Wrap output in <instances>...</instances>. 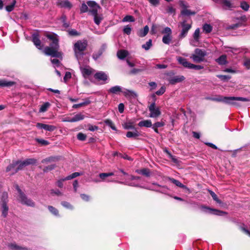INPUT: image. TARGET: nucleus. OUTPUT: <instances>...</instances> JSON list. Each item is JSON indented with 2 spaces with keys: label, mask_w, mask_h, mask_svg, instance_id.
Instances as JSON below:
<instances>
[{
  "label": "nucleus",
  "mask_w": 250,
  "mask_h": 250,
  "mask_svg": "<svg viewBox=\"0 0 250 250\" xmlns=\"http://www.w3.org/2000/svg\"><path fill=\"white\" fill-rule=\"evenodd\" d=\"M47 37L52 41V42L50 43V46L45 47L43 50L44 53L52 57L62 58V53L58 51L59 45L57 35L49 34L47 35Z\"/></svg>",
  "instance_id": "f257e3e1"
},
{
  "label": "nucleus",
  "mask_w": 250,
  "mask_h": 250,
  "mask_svg": "<svg viewBox=\"0 0 250 250\" xmlns=\"http://www.w3.org/2000/svg\"><path fill=\"white\" fill-rule=\"evenodd\" d=\"M36 162V160L34 159H28L23 162H16L10 165L6 168V171H11V174H14L26 166L35 164Z\"/></svg>",
  "instance_id": "f03ea898"
},
{
  "label": "nucleus",
  "mask_w": 250,
  "mask_h": 250,
  "mask_svg": "<svg viewBox=\"0 0 250 250\" xmlns=\"http://www.w3.org/2000/svg\"><path fill=\"white\" fill-rule=\"evenodd\" d=\"M87 5L89 7V14L93 17L95 23L99 25L103 19L102 15L98 13L100 7L95 2L92 1H88Z\"/></svg>",
  "instance_id": "7ed1b4c3"
},
{
  "label": "nucleus",
  "mask_w": 250,
  "mask_h": 250,
  "mask_svg": "<svg viewBox=\"0 0 250 250\" xmlns=\"http://www.w3.org/2000/svg\"><path fill=\"white\" fill-rule=\"evenodd\" d=\"M87 46V42L85 40H80L77 41L73 47L75 55L78 61H81L84 55V51Z\"/></svg>",
  "instance_id": "20e7f679"
},
{
  "label": "nucleus",
  "mask_w": 250,
  "mask_h": 250,
  "mask_svg": "<svg viewBox=\"0 0 250 250\" xmlns=\"http://www.w3.org/2000/svg\"><path fill=\"white\" fill-rule=\"evenodd\" d=\"M214 100L222 102L224 103L232 104L236 106H239L241 104L239 102H248L249 100L246 98L236 97H221L214 99Z\"/></svg>",
  "instance_id": "39448f33"
},
{
  "label": "nucleus",
  "mask_w": 250,
  "mask_h": 250,
  "mask_svg": "<svg viewBox=\"0 0 250 250\" xmlns=\"http://www.w3.org/2000/svg\"><path fill=\"white\" fill-rule=\"evenodd\" d=\"M180 24L182 27V30L179 36L181 38H183L186 37L188 30L191 28L192 21L189 18H187L184 20Z\"/></svg>",
  "instance_id": "423d86ee"
},
{
  "label": "nucleus",
  "mask_w": 250,
  "mask_h": 250,
  "mask_svg": "<svg viewBox=\"0 0 250 250\" xmlns=\"http://www.w3.org/2000/svg\"><path fill=\"white\" fill-rule=\"evenodd\" d=\"M81 72L85 78H89L94 73V70L89 66L83 64L82 60L78 61Z\"/></svg>",
  "instance_id": "0eeeda50"
},
{
  "label": "nucleus",
  "mask_w": 250,
  "mask_h": 250,
  "mask_svg": "<svg viewBox=\"0 0 250 250\" xmlns=\"http://www.w3.org/2000/svg\"><path fill=\"white\" fill-rule=\"evenodd\" d=\"M206 55L205 51L197 48L195 50L194 53L190 56V58L195 62H200L204 61V57Z\"/></svg>",
  "instance_id": "6e6552de"
},
{
  "label": "nucleus",
  "mask_w": 250,
  "mask_h": 250,
  "mask_svg": "<svg viewBox=\"0 0 250 250\" xmlns=\"http://www.w3.org/2000/svg\"><path fill=\"white\" fill-rule=\"evenodd\" d=\"M18 191L19 193L18 200L21 204L30 207H34L35 206L34 202L31 199L27 198L18 188Z\"/></svg>",
  "instance_id": "1a4fd4ad"
},
{
  "label": "nucleus",
  "mask_w": 250,
  "mask_h": 250,
  "mask_svg": "<svg viewBox=\"0 0 250 250\" xmlns=\"http://www.w3.org/2000/svg\"><path fill=\"white\" fill-rule=\"evenodd\" d=\"M148 110L150 112L149 117L151 118H157L161 115L160 108L156 106L155 103L149 105Z\"/></svg>",
  "instance_id": "9d476101"
},
{
  "label": "nucleus",
  "mask_w": 250,
  "mask_h": 250,
  "mask_svg": "<svg viewBox=\"0 0 250 250\" xmlns=\"http://www.w3.org/2000/svg\"><path fill=\"white\" fill-rule=\"evenodd\" d=\"M180 4L182 7L181 13L183 16H188L190 15H194L195 14V12L192 11L190 9H188V6L185 1H181Z\"/></svg>",
  "instance_id": "9b49d317"
},
{
  "label": "nucleus",
  "mask_w": 250,
  "mask_h": 250,
  "mask_svg": "<svg viewBox=\"0 0 250 250\" xmlns=\"http://www.w3.org/2000/svg\"><path fill=\"white\" fill-rule=\"evenodd\" d=\"M202 209L203 211L207 213L211 214H214V215H224L226 214V212L220 211L219 210L213 209L207 207L203 206L202 207Z\"/></svg>",
  "instance_id": "f8f14e48"
},
{
  "label": "nucleus",
  "mask_w": 250,
  "mask_h": 250,
  "mask_svg": "<svg viewBox=\"0 0 250 250\" xmlns=\"http://www.w3.org/2000/svg\"><path fill=\"white\" fill-rule=\"evenodd\" d=\"M7 196L6 194H3L2 197L3 200L1 204V209L2 211V215L4 217H6L8 213V207L6 205V200L7 199Z\"/></svg>",
  "instance_id": "ddd939ff"
},
{
  "label": "nucleus",
  "mask_w": 250,
  "mask_h": 250,
  "mask_svg": "<svg viewBox=\"0 0 250 250\" xmlns=\"http://www.w3.org/2000/svg\"><path fill=\"white\" fill-rule=\"evenodd\" d=\"M135 120L127 119L122 125L123 127L125 129H136L135 127Z\"/></svg>",
  "instance_id": "4468645a"
},
{
  "label": "nucleus",
  "mask_w": 250,
  "mask_h": 250,
  "mask_svg": "<svg viewBox=\"0 0 250 250\" xmlns=\"http://www.w3.org/2000/svg\"><path fill=\"white\" fill-rule=\"evenodd\" d=\"M37 127L39 128L44 129L46 130L52 131L56 129V127L54 125L43 124L42 123H38Z\"/></svg>",
  "instance_id": "2eb2a0df"
},
{
  "label": "nucleus",
  "mask_w": 250,
  "mask_h": 250,
  "mask_svg": "<svg viewBox=\"0 0 250 250\" xmlns=\"http://www.w3.org/2000/svg\"><path fill=\"white\" fill-rule=\"evenodd\" d=\"M32 41L34 44V45L38 48L39 49H42V45L41 44V41L39 38L38 35L37 34H33L32 37Z\"/></svg>",
  "instance_id": "dca6fc26"
},
{
  "label": "nucleus",
  "mask_w": 250,
  "mask_h": 250,
  "mask_svg": "<svg viewBox=\"0 0 250 250\" xmlns=\"http://www.w3.org/2000/svg\"><path fill=\"white\" fill-rule=\"evenodd\" d=\"M176 59L179 63L182 65L184 67L188 68H190L191 63L187 61L186 59L181 57H177Z\"/></svg>",
  "instance_id": "f3484780"
},
{
  "label": "nucleus",
  "mask_w": 250,
  "mask_h": 250,
  "mask_svg": "<svg viewBox=\"0 0 250 250\" xmlns=\"http://www.w3.org/2000/svg\"><path fill=\"white\" fill-rule=\"evenodd\" d=\"M94 77L99 81H104L107 79L108 76L104 72L100 71L95 74Z\"/></svg>",
  "instance_id": "a211bd4d"
},
{
  "label": "nucleus",
  "mask_w": 250,
  "mask_h": 250,
  "mask_svg": "<svg viewBox=\"0 0 250 250\" xmlns=\"http://www.w3.org/2000/svg\"><path fill=\"white\" fill-rule=\"evenodd\" d=\"M57 4L62 8H70L72 7V4L67 0H59Z\"/></svg>",
  "instance_id": "6ab92c4d"
},
{
  "label": "nucleus",
  "mask_w": 250,
  "mask_h": 250,
  "mask_svg": "<svg viewBox=\"0 0 250 250\" xmlns=\"http://www.w3.org/2000/svg\"><path fill=\"white\" fill-rule=\"evenodd\" d=\"M15 84L12 81H8L5 79H0V87H11Z\"/></svg>",
  "instance_id": "aec40b11"
},
{
  "label": "nucleus",
  "mask_w": 250,
  "mask_h": 250,
  "mask_svg": "<svg viewBox=\"0 0 250 250\" xmlns=\"http://www.w3.org/2000/svg\"><path fill=\"white\" fill-rule=\"evenodd\" d=\"M8 247L12 250H28L25 247L18 245L15 243H11L8 245Z\"/></svg>",
  "instance_id": "412c9836"
},
{
  "label": "nucleus",
  "mask_w": 250,
  "mask_h": 250,
  "mask_svg": "<svg viewBox=\"0 0 250 250\" xmlns=\"http://www.w3.org/2000/svg\"><path fill=\"white\" fill-rule=\"evenodd\" d=\"M185 80V77L183 76H176L170 78L169 80L171 84H175L176 83H180Z\"/></svg>",
  "instance_id": "4be33fe9"
},
{
  "label": "nucleus",
  "mask_w": 250,
  "mask_h": 250,
  "mask_svg": "<svg viewBox=\"0 0 250 250\" xmlns=\"http://www.w3.org/2000/svg\"><path fill=\"white\" fill-rule=\"evenodd\" d=\"M109 93L115 94H118L122 92V88L118 85L112 87L108 90Z\"/></svg>",
  "instance_id": "5701e85b"
},
{
  "label": "nucleus",
  "mask_w": 250,
  "mask_h": 250,
  "mask_svg": "<svg viewBox=\"0 0 250 250\" xmlns=\"http://www.w3.org/2000/svg\"><path fill=\"white\" fill-rule=\"evenodd\" d=\"M140 133L136 129H134L133 131H128L126 133V136L127 138H136L139 136Z\"/></svg>",
  "instance_id": "b1692460"
},
{
  "label": "nucleus",
  "mask_w": 250,
  "mask_h": 250,
  "mask_svg": "<svg viewBox=\"0 0 250 250\" xmlns=\"http://www.w3.org/2000/svg\"><path fill=\"white\" fill-rule=\"evenodd\" d=\"M138 125L141 127H150L152 126V123L149 120H144L140 122Z\"/></svg>",
  "instance_id": "393cba45"
},
{
  "label": "nucleus",
  "mask_w": 250,
  "mask_h": 250,
  "mask_svg": "<svg viewBox=\"0 0 250 250\" xmlns=\"http://www.w3.org/2000/svg\"><path fill=\"white\" fill-rule=\"evenodd\" d=\"M149 31V27L147 25L145 26L144 29L140 30L138 32V35L139 37H144L146 36L148 33Z\"/></svg>",
  "instance_id": "a878e982"
},
{
  "label": "nucleus",
  "mask_w": 250,
  "mask_h": 250,
  "mask_svg": "<svg viewBox=\"0 0 250 250\" xmlns=\"http://www.w3.org/2000/svg\"><path fill=\"white\" fill-rule=\"evenodd\" d=\"M90 101L89 99H85L83 102L79 104H75L72 106L73 108H78L82 106H86L90 104Z\"/></svg>",
  "instance_id": "bb28decb"
},
{
  "label": "nucleus",
  "mask_w": 250,
  "mask_h": 250,
  "mask_svg": "<svg viewBox=\"0 0 250 250\" xmlns=\"http://www.w3.org/2000/svg\"><path fill=\"white\" fill-rule=\"evenodd\" d=\"M169 180L174 184L176 185L177 186L183 189H186L188 190V188L183 184H182L180 181L174 179L173 178H169Z\"/></svg>",
  "instance_id": "cd10ccee"
},
{
  "label": "nucleus",
  "mask_w": 250,
  "mask_h": 250,
  "mask_svg": "<svg viewBox=\"0 0 250 250\" xmlns=\"http://www.w3.org/2000/svg\"><path fill=\"white\" fill-rule=\"evenodd\" d=\"M117 54L120 59H123L128 55V52L125 50H120L118 51Z\"/></svg>",
  "instance_id": "c85d7f7f"
},
{
  "label": "nucleus",
  "mask_w": 250,
  "mask_h": 250,
  "mask_svg": "<svg viewBox=\"0 0 250 250\" xmlns=\"http://www.w3.org/2000/svg\"><path fill=\"white\" fill-rule=\"evenodd\" d=\"M84 115L80 113L75 115L72 118H71V121L76 122L82 120L84 118Z\"/></svg>",
  "instance_id": "c756f323"
},
{
  "label": "nucleus",
  "mask_w": 250,
  "mask_h": 250,
  "mask_svg": "<svg viewBox=\"0 0 250 250\" xmlns=\"http://www.w3.org/2000/svg\"><path fill=\"white\" fill-rule=\"evenodd\" d=\"M48 209L49 211L54 215L56 216H59V212L58 210L53 206H49Z\"/></svg>",
  "instance_id": "7c9ffc66"
},
{
  "label": "nucleus",
  "mask_w": 250,
  "mask_h": 250,
  "mask_svg": "<svg viewBox=\"0 0 250 250\" xmlns=\"http://www.w3.org/2000/svg\"><path fill=\"white\" fill-rule=\"evenodd\" d=\"M227 57L226 55H222L216 60L217 62L221 65L225 64L227 63Z\"/></svg>",
  "instance_id": "2f4dec72"
},
{
  "label": "nucleus",
  "mask_w": 250,
  "mask_h": 250,
  "mask_svg": "<svg viewBox=\"0 0 250 250\" xmlns=\"http://www.w3.org/2000/svg\"><path fill=\"white\" fill-rule=\"evenodd\" d=\"M171 35H165L162 39L163 42L167 44H169L171 41Z\"/></svg>",
  "instance_id": "473e14b6"
},
{
  "label": "nucleus",
  "mask_w": 250,
  "mask_h": 250,
  "mask_svg": "<svg viewBox=\"0 0 250 250\" xmlns=\"http://www.w3.org/2000/svg\"><path fill=\"white\" fill-rule=\"evenodd\" d=\"M61 205L66 209L69 210H73L74 209L73 206L67 202L62 201L61 202Z\"/></svg>",
  "instance_id": "72a5a7b5"
},
{
  "label": "nucleus",
  "mask_w": 250,
  "mask_h": 250,
  "mask_svg": "<svg viewBox=\"0 0 250 250\" xmlns=\"http://www.w3.org/2000/svg\"><path fill=\"white\" fill-rule=\"evenodd\" d=\"M50 104L49 103L46 102L42 104L40 109V112H45L47 109L50 106Z\"/></svg>",
  "instance_id": "f704fd0d"
},
{
  "label": "nucleus",
  "mask_w": 250,
  "mask_h": 250,
  "mask_svg": "<svg viewBox=\"0 0 250 250\" xmlns=\"http://www.w3.org/2000/svg\"><path fill=\"white\" fill-rule=\"evenodd\" d=\"M16 3V0H13L10 4L6 6L5 9H6V11L9 12L12 11L14 9Z\"/></svg>",
  "instance_id": "c9c22d12"
},
{
  "label": "nucleus",
  "mask_w": 250,
  "mask_h": 250,
  "mask_svg": "<svg viewBox=\"0 0 250 250\" xmlns=\"http://www.w3.org/2000/svg\"><path fill=\"white\" fill-rule=\"evenodd\" d=\"M203 29L206 33H208L212 31V27L210 24H205L203 26Z\"/></svg>",
  "instance_id": "e433bc0d"
},
{
  "label": "nucleus",
  "mask_w": 250,
  "mask_h": 250,
  "mask_svg": "<svg viewBox=\"0 0 250 250\" xmlns=\"http://www.w3.org/2000/svg\"><path fill=\"white\" fill-rule=\"evenodd\" d=\"M136 172L139 174H141L146 176H149V172L147 169L144 168L142 169H137Z\"/></svg>",
  "instance_id": "4c0bfd02"
},
{
  "label": "nucleus",
  "mask_w": 250,
  "mask_h": 250,
  "mask_svg": "<svg viewBox=\"0 0 250 250\" xmlns=\"http://www.w3.org/2000/svg\"><path fill=\"white\" fill-rule=\"evenodd\" d=\"M200 32L199 28H197L195 30L193 35L194 41L198 42L200 37Z\"/></svg>",
  "instance_id": "58836bf2"
},
{
  "label": "nucleus",
  "mask_w": 250,
  "mask_h": 250,
  "mask_svg": "<svg viewBox=\"0 0 250 250\" xmlns=\"http://www.w3.org/2000/svg\"><path fill=\"white\" fill-rule=\"evenodd\" d=\"M152 46V41L149 40L145 44L142 45V48L145 49L146 50H148Z\"/></svg>",
  "instance_id": "ea45409f"
},
{
  "label": "nucleus",
  "mask_w": 250,
  "mask_h": 250,
  "mask_svg": "<svg viewBox=\"0 0 250 250\" xmlns=\"http://www.w3.org/2000/svg\"><path fill=\"white\" fill-rule=\"evenodd\" d=\"M134 18L132 16L127 15L125 16L123 19V22H133L134 21Z\"/></svg>",
  "instance_id": "a19ab883"
},
{
  "label": "nucleus",
  "mask_w": 250,
  "mask_h": 250,
  "mask_svg": "<svg viewBox=\"0 0 250 250\" xmlns=\"http://www.w3.org/2000/svg\"><path fill=\"white\" fill-rule=\"evenodd\" d=\"M65 20V16H62L60 19V23L62 24L64 27L66 28L68 26V24L66 22Z\"/></svg>",
  "instance_id": "79ce46f5"
},
{
  "label": "nucleus",
  "mask_w": 250,
  "mask_h": 250,
  "mask_svg": "<svg viewBox=\"0 0 250 250\" xmlns=\"http://www.w3.org/2000/svg\"><path fill=\"white\" fill-rule=\"evenodd\" d=\"M105 123L110 126L113 130H117L116 127L112 123V122L110 120H106L105 121Z\"/></svg>",
  "instance_id": "37998d69"
},
{
  "label": "nucleus",
  "mask_w": 250,
  "mask_h": 250,
  "mask_svg": "<svg viewBox=\"0 0 250 250\" xmlns=\"http://www.w3.org/2000/svg\"><path fill=\"white\" fill-rule=\"evenodd\" d=\"M225 51L227 52L228 54L231 55V53L236 54V52L238 51V49L235 48H228Z\"/></svg>",
  "instance_id": "c03bdc74"
},
{
  "label": "nucleus",
  "mask_w": 250,
  "mask_h": 250,
  "mask_svg": "<svg viewBox=\"0 0 250 250\" xmlns=\"http://www.w3.org/2000/svg\"><path fill=\"white\" fill-rule=\"evenodd\" d=\"M80 173L74 172V173H72V174L65 177V179L69 180L73 179V178H74L78 176H80Z\"/></svg>",
  "instance_id": "a18cd8bd"
},
{
  "label": "nucleus",
  "mask_w": 250,
  "mask_h": 250,
  "mask_svg": "<svg viewBox=\"0 0 250 250\" xmlns=\"http://www.w3.org/2000/svg\"><path fill=\"white\" fill-rule=\"evenodd\" d=\"M241 7L245 11H248L249 9V5L245 1L242 2L240 4Z\"/></svg>",
  "instance_id": "49530a36"
},
{
  "label": "nucleus",
  "mask_w": 250,
  "mask_h": 250,
  "mask_svg": "<svg viewBox=\"0 0 250 250\" xmlns=\"http://www.w3.org/2000/svg\"><path fill=\"white\" fill-rule=\"evenodd\" d=\"M209 193L214 200H215L216 202L218 203H221V201L218 199L217 195L214 192L212 191H209Z\"/></svg>",
  "instance_id": "de8ad7c7"
},
{
  "label": "nucleus",
  "mask_w": 250,
  "mask_h": 250,
  "mask_svg": "<svg viewBox=\"0 0 250 250\" xmlns=\"http://www.w3.org/2000/svg\"><path fill=\"white\" fill-rule=\"evenodd\" d=\"M223 4L227 8H230L232 7V4L230 0H224Z\"/></svg>",
  "instance_id": "09e8293b"
},
{
  "label": "nucleus",
  "mask_w": 250,
  "mask_h": 250,
  "mask_svg": "<svg viewBox=\"0 0 250 250\" xmlns=\"http://www.w3.org/2000/svg\"><path fill=\"white\" fill-rule=\"evenodd\" d=\"M163 34L165 35H171V30L169 27H166L162 32Z\"/></svg>",
  "instance_id": "8fccbe9b"
},
{
  "label": "nucleus",
  "mask_w": 250,
  "mask_h": 250,
  "mask_svg": "<svg viewBox=\"0 0 250 250\" xmlns=\"http://www.w3.org/2000/svg\"><path fill=\"white\" fill-rule=\"evenodd\" d=\"M131 28L128 25L125 26L124 28V32L127 35H129L131 33Z\"/></svg>",
  "instance_id": "3c124183"
},
{
  "label": "nucleus",
  "mask_w": 250,
  "mask_h": 250,
  "mask_svg": "<svg viewBox=\"0 0 250 250\" xmlns=\"http://www.w3.org/2000/svg\"><path fill=\"white\" fill-rule=\"evenodd\" d=\"M203 68V67L201 65H195L194 64L191 63L189 69H193L196 70H200Z\"/></svg>",
  "instance_id": "603ef678"
},
{
  "label": "nucleus",
  "mask_w": 250,
  "mask_h": 250,
  "mask_svg": "<svg viewBox=\"0 0 250 250\" xmlns=\"http://www.w3.org/2000/svg\"><path fill=\"white\" fill-rule=\"evenodd\" d=\"M89 9L88 10V8L87 5H86L85 3L82 4L81 7V12H85L86 11H89Z\"/></svg>",
  "instance_id": "864d4df0"
},
{
  "label": "nucleus",
  "mask_w": 250,
  "mask_h": 250,
  "mask_svg": "<svg viewBox=\"0 0 250 250\" xmlns=\"http://www.w3.org/2000/svg\"><path fill=\"white\" fill-rule=\"evenodd\" d=\"M241 25V23H240L233 24L232 25H229L228 26V28L229 29H236V28L239 27V26H240Z\"/></svg>",
  "instance_id": "5fc2aeb1"
},
{
  "label": "nucleus",
  "mask_w": 250,
  "mask_h": 250,
  "mask_svg": "<svg viewBox=\"0 0 250 250\" xmlns=\"http://www.w3.org/2000/svg\"><path fill=\"white\" fill-rule=\"evenodd\" d=\"M77 138L81 141H84L86 139V135L82 133H79L77 135Z\"/></svg>",
  "instance_id": "6e6d98bb"
},
{
  "label": "nucleus",
  "mask_w": 250,
  "mask_h": 250,
  "mask_svg": "<svg viewBox=\"0 0 250 250\" xmlns=\"http://www.w3.org/2000/svg\"><path fill=\"white\" fill-rule=\"evenodd\" d=\"M166 91V88L164 86L161 87V88L156 92V94L157 95H161L164 93Z\"/></svg>",
  "instance_id": "4d7b16f0"
},
{
  "label": "nucleus",
  "mask_w": 250,
  "mask_h": 250,
  "mask_svg": "<svg viewBox=\"0 0 250 250\" xmlns=\"http://www.w3.org/2000/svg\"><path fill=\"white\" fill-rule=\"evenodd\" d=\"M150 3L154 6H156L159 5L160 0H148Z\"/></svg>",
  "instance_id": "13d9d810"
},
{
  "label": "nucleus",
  "mask_w": 250,
  "mask_h": 250,
  "mask_svg": "<svg viewBox=\"0 0 250 250\" xmlns=\"http://www.w3.org/2000/svg\"><path fill=\"white\" fill-rule=\"evenodd\" d=\"M67 180L66 179H65V178H62L59 180H58L57 182V185L59 188H62L63 187V182Z\"/></svg>",
  "instance_id": "bf43d9fd"
},
{
  "label": "nucleus",
  "mask_w": 250,
  "mask_h": 250,
  "mask_svg": "<svg viewBox=\"0 0 250 250\" xmlns=\"http://www.w3.org/2000/svg\"><path fill=\"white\" fill-rule=\"evenodd\" d=\"M217 77L222 80H228L230 79V77L228 75H217Z\"/></svg>",
  "instance_id": "052dcab7"
},
{
  "label": "nucleus",
  "mask_w": 250,
  "mask_h": 250,
  "mask_svg": "<svg viewBox=\"0 0 250 250\" xmlns=\"http://www.w3.org/2000/svg\"><path fill=\"white\" fill-rule=\"evenodd\" d=\"M81 197L83 200L85 201H88L90 199L89 196L88 195L84 194H81Z\"/></svg>",
  "instance_id": "680f3d73"
},
{
  "label": "nucleus",
  "mask_w": 250,
  "mask_h": 250,
  "mask_svg": "<svg viewBox=\"0 0 250 250\" xmlns=\"http://www.w3.org/2000/svg\"><path fill=\"white\" fill-rule=\"evenodd\" d=\"M71 77V74L69 72H66L65 73V76L63 78V80L64 82H66V81L69 79Z\"/></svg>",
  "instance_id": "e2e57ef3"
},
{
  "label": "nucleus",
  "mask_w": 250,
  "mask_h": 250,
  "mask_svg": "<svg viewBox=\"0 0 250 250\" xmlns=\"http://www.w3.org/2000/svg\"><path fill=\"white\" fill-rule=\"evenodd\" d=\"M118 110H119V111L122 113L124 112V105L122 103H121L119 104L118 105Z\"/></svg>",
  "instance_id": "0e129e2a"
},
{
  "label": "nucleus",
  "mask_w": 250,
  "mask_h": 250,
  "mask_svg": "<svg viewBox=\"0 0 250 250\" xmlns=\"http://www.w3.org/2000/svg\"><path fill=\"white\" fill-rule=\"evenodd\" d=\"M50 194L52 195L56 194L57 195H61L62 194L61 192L59 190H51L50 192Z\"/></svg>",
  "instance_id": "69168bd1"
},
{
  "label": "nucleus",
  "mask_w": 250,
  "mask_h": 250,
  "mask_svg": "<svg viewBox=\"0 0 250 250\" xmlns=\"http://www.w3.org/2000/svg\"><path fill=\"white\" fill-rule=\"evenodd\" d=\"M51 62L54 65V67L56 66H58L60 64L59 61L56 59L51 60Z\"/></svg>",
  "instance_id": "338daca9"
},
{
  "label": "nucleus",
  "mask_w": 250,
  "mask_h": 250,
  "mask_svg": "<svg viewBox=\"0 0 250 250\" xmlns=\"http://www.w3.org/2000/svg\"><path fill=\"white\" fill-rule=\"evenodd\" d=\"M244 65L247 68H250V59L246 60L244 62Z\"/></svg>",
  "instance_id": "774afa93"
}]
</instances>
